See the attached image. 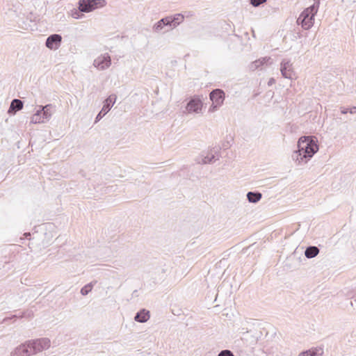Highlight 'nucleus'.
<instances>
[{"instance_id": "obj_1", "label": "nucleus", "mask_w": 356, "mask_h": 356, "mask_svg": "<svg viewBox=\"0 0 356 356\" xmlns=\"http://www.w3.org/2000/svg\"><path fill=\"white\" fill-rule=\"evenodd\" d=\"M316 137L301 136L298 141V149L293 151L291 158L297 164H305L318 152V145Z\"/></svg>"}, {"instance_id": "obj_2", "label": "nucleus", "mask_w": 356, "mask_h": 356, "mask_svg": "<svg viewBox=\"0 0 356 356\" xmlns=\"http://www.w3.org/2000/svg\"><path fill=\"white\" fill-rule=\"evenodd\" d=\"M320 3V0H314V3L305 8L298 17L297 23L301 25L303 29L309 30L314 25V17L318 10Z\"/></svg>"}, {"instance_id": "obj_3", "label": "nucleus", "mask_w": 356, "mask_h": 356, "mask_svg": "<svg viewBox=\"0 0 356 356\" xmlns=\"http://www.w3.org/2000/svg\"><path fill=\"white\" fill-rule=\"evenodd\" d=\"M38 110L31 118V122L33 124L48 122L56 112V106L51 104L45 106H38Z\"/></svg>"}, {"instance_id": "obj_4", "label": "nucleus", "mask_w": 356, "mask_h": 356, "mask_svg": "<svg viewBox=\"0 0 356 356\" xmlns=\"http://www.w3.org/2000/svg\"><path fill=\"white\" fill-rule=\"evenodd\" d=\"M209 99L212 102V104L209 107V111L214 112L223 104L225 93L222 89H214L209 93Z\"/></svg>"}, {"instance_id": "obj_5", "label": "nucleus", "mask_w": 356, "mask_h": 356, "mask_svg": "<svg viewBox=\"0 0 356 356\" xmlns=\"http://www.w3.org/2000/svg\"><path fill=\"white\" fill-rule=\"evenodd\" d=\"M105 0H79L78 9L82 13H90L106 5Z\"/></svg>"}, {"instance_id": "obj_6", "label": "nucleus", "mask_w": 356, "mask_h": 356, "mask_svg": "<svg viewBox=\"0 0 356 356\" xmlns=\"http://www.w3.org/2000/svg\"><path fill=\"white\" fill-rule=\"evenodd\" d=\"M28 346L31 355L36 354L50 347V340L47 338H41L32 341H29Z\"/></svg>"}, {"instance_id": "obj_7", "label": "nucleus", "mask_w": 356, "mask_h": 356, "mask_svg": "<svg viewBox=\"0 0 356 356\" xmlns=\"http://www.w3.org/2000/svg\"><path fill=\"white\" fill-rule=\"evenodd\" d=\"M280 71L283 77L289 79H296V73L293 69L292 63L290 60L283 59L280 63Z\"/></svg>"}, {"instance_id": "obj_8", "label": "nucleus", "mask_w": 356, "mask_h": 356, "mask_svg": "<svg viewBox=\"0 0 356 356\" xmlns=\"http://www.w3.org/2000/svg\"><path fill=\"white\" fill-rule=\"evenodd\" d=\"M203 106V103L198 96H193L190 99L186 106V110L188 113H199L201 112Z\"/></svg>"}, {"instance_id": "obj_9", "label": "nucleus", "mask_w": 356, "mask_h": 356, "mask_svg": "<svg viewBox=\"0 0 356 356\" xmlns=\"http://www.w3.org/2000/svg\"><path fill=\"white\" fill-rule=\"evenodd\" d=\"M62 42V36L60 34L54 33L47 37L45 46L51 50L58 49Z\"/></svg>"}, {"instance_id": "obj_10", "label": "nucleus", "mask_w": 356, "mask_h": 356, "mask_svg": "<svg viewBox=\"0 0 356 356\" xmlns=\"http://www.w3.org/2000/svg\"><path fill=\"white\" fill-rule=\"evenodd\" d=\"M115 102V97L110 95L104 102V106L95 118V122H99L112 108Z\"/></svg>"}, {"instance_id": "obj_11", "label": "nucleus", "mask_w": 356, "mask_h": 356, "mask_svg": "<svg viewBox=\"0 0 356 356\" xmlns=\"http://www.w3.org/2000/svg\"><path fill=\"white\" fill-rule=\"evenodd\" d=\"M111 64V56L108 53H106L100 56L97 57L94 60L93 65L95 67H97L99 70H105L108 68Z\"/></svg>"}, {"instance_id": "obj_12", "label": "nucleus", "mask_w": 356, "mask_h": 356, "mask_svg": "<svg viewBox=\"0 0 356 356\" xmlns=\"http://www.w3.org/2000/svg\"><path fill=\"white\" fill-rule=\"evenodd\" d=\"M244 326L241 327L239 329L240 333L243 334L242 339L245 340L247 343H248L250 345H253L257 343L258 341V337L254 334H251L250 338H248V334L249 333H252L253 331L251 329H249L248 326H245V325H243Z\"/></svg>"}, {"instance_id": "obj_13", "label": "nucleus", "mask_w": 356, "mask_h": 356, "mask_svg": "<svg viewBox=\"0 0 356 356\" xmlns=\"http://www.w3.org/2000/svg\"><path fill=\"white\" fill-rule=\"evenodd\" d=\"M169 21V27L170 29L176 28L184 19V16L181 13H177L174 15L166 17Z\"/></svg>"}, {"instance_id": "obj_14", "label": "nucleus", "mask_w": 356, "mask_h": 356, "mask_svg": "<svg viewBox=\"0 0 356 356\" xmlns=\"http://www.w3.org/2000/svg\"><path fill=\"white\" fill-rule=\"evenodd\" d=\"M29 348L28 343L22 344L15 348L13 351L11 352V356H30Z\"/></svg>"}, {"instance_id": "obj_15", "label": "nucleus", "mask_w": 356, "mask_h": 356, "mask_svg": "<svg viewBox=\"0 0 356 356\" xmlns=\"http://www.w3.org/2000/svg\"><path fill=\"white\" fill-rule=\"evenodd\" d=\"M24 102L19 99H13L10 103L8 113L10 115H15L17 111L23 108Z\"/></svg>"}, {"instance_id": "obj_16", "label": "nucleus", "mask_w": 356, "mask_h": 356, "mask_svg": "<svg viewBox=\"0 0 356 356\" xmlns=\"http://www.w3.org/2000/svg\"><path fill=\"white\" fill-rule=\"evenodd\" d=\"M150 318L149 311L142 309L134 316V320L138 323H146Z\"/></svg>"}, {"instance_id": "obj_17", "label": "nucleus", "mask_w": 356, "mask_h": 356, "mask_svg": "<svg viewBox=\"0 0 356 356\" xmlns=\"http://www.w3.org/2000/svg\"><path fill=\"white\" fill-rule=\"evenodd\" d=\"M33 317V312L31 309H27L26 311H24L23 312H21L19 314H15V315H12L11 316H9V317L4 318L3 320V322L6 323L8 321L13 319V318H15V319L23 318H31Z\"/></svg>"}, {"instance_id": "obj_18", "label": "nucleus", "mask_w": 356, "mask_h": 356, "mask_svg": "<svg viewBox=\"0 0 356 356\" xmlns=\"http://www.w3.org/2000/svg\"><path fill=\"white\" fill-rule=\"evenodd\" d=\"M271 58L270 57H264L258 60H256L255 61L252 62L250 65V68L252 70H255L258 69L259 67L263 66L264 65H268V63L270 64L271 63Z\"/></svg>"}, {"instance_id": "obj_19", "label": "nucleus", "mask_w": 356, "mask_h": 356, "mask_svg": "<svg viewBox=\"0 0 356 356\" xmlns=\"http://www.w3.org/2000/svg\"><path fill=\"white\" fill-rule=\"evenodd\" d=\"M246 196L249 202L257 203L261 199L262 194L259 191H250Z\"/></svg>"}, {"instance_id": "obj_20", "label": "nucleus", "mask_w": 356, "mask_h": 356, "mask_svg": "<svg viewBox=\"0 0 356 356\" xmlns=\"http://www.w3.org/2000/svg\"><path fill=\"white\" fill-rule=\"evenodd\" d=\"M165 26L169 27V21L167 17H163L158 21L153 26V30L155 32H160Z\"/></svg>"}, {"instance_id": "obj_21", "label": "nucleus", "mask_w": 356, "mask_h": 356, "mask_svg": "<svg viewBox=\"0 0 356 356\" xmlns=\"http://www.w3.org/2000/svg\"><path fill=\"white\" fill-rule=\"evenodd\" d=\"M319 253V249L316 246H309L305 251V255L307 259H312Z\"/></svg>"}, {"instance_id": "obj_22", "label": "nucleus", "mask_w": 356, "mask_h": 356, "mask_svg": "<svg viewBox=\"0 0 356 356\" xmlns=\"http://www.w3.org/2000/svg\"><path fill=\"white\" fill-rule=\"evenodd\" d=\"M218 159H219L218 155H217V157H216L215 154L211 153V155L208 154L207 156L202 158L201 162L203 164H208V163H212Z\"/></svg>"}, {"instance_id": "obj_23", "label": "nucleus", "mask_w": 356, "mask_h": 356, "mask_svg": "<svg viewBox=\"0 0 356 356\" xmlns=\"http://www.w3.org/2000/svg\"><path fill=\"white\" fill-rule=\"evenodd\" d=\"M308 353H310V356H323V349L320 347H316L308 350Z\"/></svg>"}, {"instance_id": "obj_24", "label": "nucleus", "mask_w": 356, "mask_h": 356, "mask_svg": "<svg viewBox=\"0 0 356 356\" xmlns=\"http://www.w3.org/2000/svg\"><path fill=\"white\" fill-rule=\"evenodd\" d=\"M93 285L92 283H89L81 289V293L83 296L88 295L92 289Z\"/></svg>"}, {"instance_id": "obj_25", "label": "nucleus", "mask_w": 356, "mask_h": 356, "mask_svg": "<svg viewBox=\"0 0 356 356\" xmlns=\"http://www.w3.org/2000/svg\"><path fill=\"white\" fill-rule=\"evenodd\" d=\"M266 1L267 0H250V3L254 7H259L261 4Z\"/></svg>"}, {"instance_id": "obj_26", "label": "nucleus", "mask_w": 356, "mask_h": 356, "mask_svg": "<svg viewBox=\"0 0 356 356\" xmlns=\"http://www.w3.org/2000/svg\"><path fill=\"white\" fill-rule=\"evenodd\" d=\"M218 356H234L233 353L229 350H221Z\"/></svg>"}, {"instance_id": "obj_27", "label": "nucleus", "mask_w": 356, "mask_h": 356, "mask_svg": "<svg viewBox=\"0 0 356 356\" xmlns=\"http://www.w3.org/2000/svg\"><path fill=\"white\" fill-rule=\"evenodd\" d=\"M79 12V10L74 9L73 10H72V16L74 19H79L80 17Z\"/></svg>"}, {"instance_id": "obj_28", "label": "nucleus", "mask_w": 356, "mask_h": 356, "mask_svg": "<svg viewBox=\"0 0 356 356\" xmlns=\"http://www.w3.org/2000/svg\"><path fill=\"white\" fill-rule=\"evenodd\" d=\"M348 113H349L350 114L356 113V106H352L350 108H348Z\"/></svg>"}, {"instance_id": "obj_29", "label": "nucleus", "mask_w": 356, "mask_h": 356, "mask_svg": "<svg viewBox=\"0 0 356 356\" xmlns=\"http://www.w3.org/2000/svg\"><path fill=\"white\" fill-rule=\"evenodd\" d=\"M298 356H310V353H308V350L301 352Z\"/></svg>"}, {"instance_id": "obj_30", "label": "nucleus", "mask_w": 356, "mask_h": 356, "mask_svg": "<svg viewBox=\"0 0 356 356\" xmlns=\"http://www.w3.org/2000/svg\"><path fill=\"white\" fill-rule=\"evenodd\" d=\"M341 113L342 114H346L348 113V108H345V107H341Z\"/></svg>"}, {"instance_id": "obj_31", "label": "nucleus", "mask_w": 356, "mask_h": 356, "mask_svg": "<svg viewBox=\"0 0 356 356\" xmlns=\"http://www.w3.org/2000/svg\"><path fill=\"white\" fill-rule=\"evenodd\" d=\"M275 83V80L273 78H271V79H270V80L268 81V86H271V85H273V83Z\"/></svg>"}, {"instance_id": "obj_32", "label": "nucleus", "mask_w": 356, "mask_h": 356, "mask_svg": "<svg viewBox=\"0 0 356 356\" xmlns=\"http://www.w3.org/2000/svg\"><path fill=\"white\" fill-rule=\"evenodd\" d=\"M24 236H26V238H28V237L31 236V234L29 232H27V233L24 234Z\"/></svg>"}]
</instances>
